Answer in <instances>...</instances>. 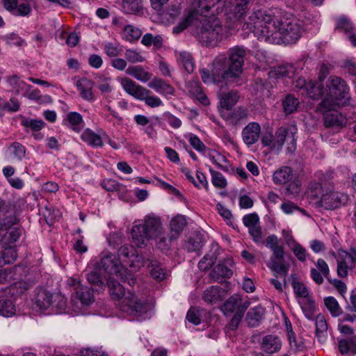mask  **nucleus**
I'll use <instances>...</instances> for the list:
<instances>
[{"mask_svg":"<svg viewBox=\"0 0 356 356\" xmlns=\"http://www.w3.org/2000/svg\"><path fill=\"white\" fill-rule=\"evenodd\" d=\"M225 74V58L223 56H218L213 62L211 74L207 69L200 71L201 78L205 83L227 82Z\"/></svg>","mask_w":356,"mask_h":356,"instance_id":"obj_11","label":"nucleus"},{"mask_svg":"<svg viewBox=\"0 0 356 356\" xmlns=\"http://www.w3.org/2000/svg\"><path fill=\"white\" fill-rule=\"evenodd\" d=\"M107 284L113 299L121 300L127 295L124 288L113 278L110 277L108 279Z\"/></svg>","mask_w":356,"mask_h":356,"instance_id":"obj_37","label":"nucleus"},{"mask_svg":"<svg viewBox=\"0 0 356 356\" xmlns=\"http://www.w3.org/2000/svg\"><path fill=\"white\" fill-rule=\"evenodd\" d=\"M240 296L234 294L229 298L222 306V311L225 315H229L234 312L237 314L239 310Z\"/></svg>","mask_w":356,"mask_h":356,"instance_id":"obj_36","label":"nucleus"},{"mask_svg":"<svg viewBox=\"0 0 356 356\" xmlns=\"http://www.w3.org/2000/svg\"><path fill=\"white\" fill-rule=\"evenodd\" d=\"M224 34L225 29L217 17L203 20L196 29V37L201 43L206 45L216 44L222 40Z\"/></svg>","mask_w":356,"mask_h":356,"instance_id":"obj_3","label":"nucleus"},{"mask_svg":"<svg viewBox=\"0 0 356 356\" xmlns=\"http://www.w3.org/2000/svg\"><path fill=\"white\" fill-rule=\"evenodd\" d=\"M251 0H230L229 11L236 21L239 20L246 13Z\"/></svg>","mask_w":356,"mask_h":356,"instance_id":"obj_24","label":"nucleus"},{"mask_svg":"<svg viewBox=\"0 0 356 356\" xmlns=\"http://www.w3.org/2000/svg\"><path fill=\"white\" fill-rule=\"evenodd\" d=\"M21 123L24 127L29 128L35 131L41 130L45 124L42 120L30 118H24Z\"/></svg>","mask_w":356,"mask_h":356,"instance_id":"obj_52","label":"nucleus"},{"mask_svg":"<svg viewBox=\"0 0 356 356\" xmlns=\"http://www.w3.org/2000/svg\"><path fill=\"white\" fill-rule=\"evenodd\" d=\"M327 325L325 317L321 315H317L316 318V336L321 343H324L327 339Z\"/></svg>","mask_w":356,"mask_h":356,"instance_id":"obj_38","label":"nucleus"},{"mask_svg":"<svg viewBox=\"0 0 356 356\" xmlns=\"http://www.w3.org/2000/svg\"><path fill=\"white\" fill-rule=\"evenodd\" d=\"M349 197L347 194L332 191L323 194L321 199V206L327 210H333L346 204Z\"/></svg>","mask_w":356,"mask_h":356,"instance_id":"obj_17","label":"nucleus"},{"mask_svg":"<svg viewBox=\"0 0 356 356\" xmlns=\"http://www.w3.org/2000/svg\"><path fill=\"white\" fill-rule=\"evenodd\" d=\"M356 264V250L350 248L349 251L341 250L337 258V274L341 277L348 275L349 269L355 267Z\"/></svg>","mask_w":356,"mask_h":356,"instance_id":"obj_16","label":"nucleus"},{"mask_svg":"<svg viewBox=\"0 0 356 356\" xmlns=\"http://www.w3.org/2000/svg\"><path fill=\"white\" fill-rule=\"evenodd\" d=\"M239 96L236 91L223 92L220 97V106L227 110L231 109L238 101Z\"/></svg>","mask_w":356,"mask_h":356,"instance_id":"obj_39","label":"nucleus"},{"mask_svg":"<svg viewBox=\"0 0 356 356\" xmlns=\"http://www.w3.org/2000/svg\"><path fill=\"white\" fill-rule=\"evenodd\" d=\"M157 248L161 250V251H168L170 250L171 246V242L175 238H171V235L165 236L161 232V227H160V224L159 222V218H157Z\"/></svg>","mask_w":356,"mask_h":356,"instance_id":"obj_42","label":"nucleus"},{"mask_svg":"<svg viewBox=\"0 0 356 356\" xmlns=\"http://www.w3.org/2000/svg\"><path fill=\"white\" fill-rule=\"evenodd\" d=\"M300 102L298 99L291 95H288L282 102L284 111L286 114H291L296 111Z\"/></svg>","mask_w":356,"mask_h":356,"instance_id":"obj_48","label":"nucleus"},{"mask_svg":"<svg viewBox=\"0 0 356 356\" xmlns=\"http://www.w3.org/2000/svg\"><path fill=\"white\" fill-rule=\"evenodd\" d=\"M224 291L218 286H211L203 293V300L210 304L216 303L222 299Z\"/></svg>","mask_w":356,"mask_h":356,"instance_id":"obj_31","label":"nucleus"},{"mask_svg":"<svg viewBox=\"0 0 356 356\" xmlns=\"http://www.w3.org/2000/svg\"><path fill=\"white\" fill-rule=\"evenodd\" d=\"M54 302V294L47 292L45 290H41L38 292L36 297L35 304L41 310L45 311L52 308Z\"/></svg>","mask_w":356,"mask_h":356,"instance_id":"obj_33","label":"nucleus"},{"mask_svg":"<svg viewBox=\"0 0 356 356\" xmlns=\"http://www.w3.org/2000/svg\"><path fill=\"white\" fill-rule=\"evenodd\" d=\"M268 267L276 273L286 276L289 271V266L284 264V260H277L270 258L267 264Z\"/></svg>","mask_w":356,"mask_h":356,"instance_id":"obj_45","label":"nucleus"},{"mask_svg":"<svg viewBox=\"0 0 356 356\" xmlns=\"http://www.w3.org/2000/svg\"><path fill=\"white\" fill-rule=\"evenodd\" d=\"M212 177V184L214 186L223 188L227 186V181L225 177L219 172H216L212 169L209 170Z\"/></svg>","mask_w":356,"mask_h":356,"instance_id":"obj_57","label":"nucleus"},{"mask_svg":"<svg viewBox=\"0 0 356 356\" xmlns=\"http://www.w3.org/2000/svg\"><path fill=\"white\" fill-rule=\"evenodd\" d=\"M31 13V8L27 3L17 4L16 8L11 13L15 16L29 17Z\"/></svg>","mask_w":356,"mask_h":356,"instance_id":"obj_59","label":"nucleus"},{"mask_svg":"<svg viewBox=\"0 0 356 356\" xmlns=\"http://www.w3.org/2000/svg\"><path fill=\"white\" fill-rule=\"evenodd\" d=\"M51 310L69 313L70 309L69 308L67 309L66 298L60 293L54 294V302L52 305Z\"/></svg>","mask_w":356,"mask_h":356,"instance_id":"obj_49","label":"nucleus"},{"mask_svg":"<svg viewBox=\"0 0 356 356\" xmlns=\"http://www.w3.org/2000/svg\"><path fill=\"white\" fill-rule=\"evenodd\" d=\"M112 24L115 29L120 31V35L123 40L132 42L138 40L141 35L142 31L133 24H125L122 17H114L112 19Z\"/></svg>","mask_w":356,"mask_h":356,"instance_id":"obj_15","label":"nucleus"},{"mask_svg":"<svg viewBox=\"0 0 356 356\" xmlns=\"http://www.w3.org/2000/svg\"><path fill=\"white\" fill-rule=\"evenodd\" d=\"M118 81L123 90L135 99H143L146 94V89L137 84L130 78L123 76L118 77Z\"/></svg>","mask_w":356,"mask_h":356,"instance_id":"obj_19","label":"nucleus"},{"mask_svg":"<svg viewBox=\"0 0 356 356\" xmlns=\"http://www.w3.org/2000/svg\"><path fill=\"white\" fill-rule=\"evenodd\" d=\"M246 50L243 47L236 46L229 49V59L225 58V74L227 82H233L242 72ZM220 56H222L220 55Z\"/></svg>","mask_w":356,"mask_h":356,"instance_id":"obj_7","label":"nucleus"},{"mask_svg":"<svg viewBox=\"0 0 356 356\" xmlns=\"http://www.w3.org/2000/svg\"><path fill=\"white\" fill-rule=\"evenodd\" d=\"M337 107L323 108L321 107V103L319 104L318 108L323 114L324 125L326 127L340 129L346 124V118L336 110Z\"/></svg>","mask_w":356,"mask_h":356,"instance_id":"obj_14","label":"nucleus"},{"mask_svg":"<svg viewBox=\"0 0 356 356\" xmlns=\"http://www.w3.org/2000/svg\"><path fill=\"white\" fill-rule=\"evenodd\" d=\"M3 249L4 250L0 254V266L11 264L17 258V252L15 248Z\"/></svg>","mask_w":356,"mask_h":356,"instance_id":"obj_50","label":"nucleus"},{"mask_svg":"<svg viewBox=\"0 0 356 356\" xmlns=\"http://www.w3.org/2000/svg\"><path fill=\"white\" fill-rule=\"evenodd\" d=\"M273 181L275 184H288L286 194L296 196L300 191L297 177L291 168L282 166L277 169L273 175Z\"/></svg>","mask_w":356,"mask_h":356,"instance_id":"obj_8","label":"nucleus"},{"mask_svg":"<svg viewBox=\"0 0 356 356\" xmlns=\"http://www.w3.org/2000/svg\"><path fill=\"white\" fill-rule=\"evenodd\" d=\"M349 88L346 81L339 76L329 78L325 88V97L321 101V107L339 106L342 101L347 99Z\"/></svg>","mask_w":356,"mask_h":356,"instance_id":"obj_2","label":"nucleus"},{"mask_svg":"<svg viewBox=\"0 0 356 356\" xmlns=\"http://www.w3.org/2000/svg\"><path fill=\"white\" fill-rule=\"evenodd\" d=\"M99 268L111 275H115L124 282H127L130 286L136 283V278L127 273V269L124 266L115 255L108 252H102L100 261L97 264Z\"/></svg>","mask_w":356,"mask_h":356,"instance_id":"obj_4","label":"nucleus"},{"mask_svg":"<svg viewBox=\"0 0 356 356\" xmlns=\"http://www.w3.org/2000/svg\"><path fill=\"white\" fill-rule=\"evenodd\" d=\"M6 83L7 86L10 88V91L15 95L24 93V91L32 88L31 85L25 83L19 76L15 74L7 76Z\"/></svg>","mask_w":356,"mask_h":356,"instance_id":"obj_26","label":"nucleus"},{"mask_svg":"<svg viewBox=\"0 0 356 356\" xmlns=\"http://www.w3.org/2000/svg\"><path fill=\"white\" fill-rule=\"evenodd\" d=\"M186 319L195 325H200L201 323V311L195 307H191L187 312Z\"/></svg>","mask_w":356,"mask_h":356,"instance_id":"obj_58","label":"nucleus"},{"mask_svg":"<svg viewBox=\"0 0 356 356\" xmlns=\"http://www.w3.org/2000/svg\"><path fill=\"white\" fill-rule=\"evenodd\" d=\"M264 309L262 307L251 308L247 314L246 321L249 326L255 327L262 318Z\"/></svg>","mask_w":356,"mask_h":356,"instance_id":"obj_40","label":"nucleus"},{"mask_svg":"<svg viewBox=\"0 0 356 356\" xmlns=\"http://www.w3.org/2000/svg\"><path fill=\"white\" fill-rule=\"evenodd\" d=\"M7 219L3 222V234H1L0 244L3 248H14V244L17 241L21 230L17 227L10 228L7 226Z\"/></svg>","mask_w":356,"mask_h":356,"instance_id":"obj_20","label":"nucleus"},{"mask_svg":"<svg viewBox=\"0 0 356 356\" xmlns=\"http://www.w3.org/2000/svg\"><path fill=\"white\" fill-rule=\"evenodd\" d=\"M324 303L333 317L339 316L342 314V309L334 298L332 296L325 298Z\"/></svg>","mask_w":356,"mask_h":356,"instance_id":"obj_46","label":"nucleus"},{"mask_svg":"<svg viewBox=\"0 0 356 356\" xmlns=\"http://www.w3.org/2000/svg\"><path fill=\"white\" fill-rule=\"evenodd\" d=\"M203 243V234L199 232H194L186 240L184 248L188 252H197L199 254Z\"/></svg>","mask_w":356,"mask_h":356,"instance_id":"obj_23","label":"nucleus"},{"mask_svg":"<svg viewBox=\"0 0 356 356\" xmlns=\"http://www.w3.org/2000/svg\"><path fill=\"white\" fill-rule=\"evenodd\" d=\"M186 224V219L184 216L177 215L174 217L170 222L171 238L176 240L179 236L180 233L184 230Z\"/></svg>","mask_w":356,"mask_h":356,"instance_id":"obj_32","label":"nucleus"},{"mask_svg":"<svg viewBox=\"0 0 356 356\" xmlns=\"http://www.w3.org/2000/svg\"><path fill=\"white\" fill-rule=\"evenodd\" d=\"M338 348L342 355H356V336L339 339Z\"/></svg>","mask_w":356,"mask_h":356,"instance_id":"obj_29","label":"nucleus"},{"mask_svg":"<svg viewBox=\"0 0 356 356\" xmlns=\"http://www.w3.org/2000/svg\"><path fill=\"white\" fill-rule=\"evenodd\" d=\"M177 60L188 73H191L194 70V63L192 55L186 51L179 54Z\"/></svg>","mask_w":356,"mask_h":356,"instance_id":"obj_43","label":"nucleus"},{"mask_svg":"<svg viewBox=\"0 0 356 356\" xmlns=\"http://www.w3.org/2000/svg\"><path fill=\"white\" fill-rule=\"evenodd\" d=\"M120 309L129 316H143L148 315L154 305L140 299L134 292L128 291L127 295L118 303Z\"/></svg>","mask_w":356,"mask_h":356,"instance_id":"obj_6","label":"nucleus"},{"mask_svg":"<svg viewBox=\"0 0 356 356\" xmlns=\"http://www.w3.org/2000/svg\"><path fill=\"white\" fill-rule=\"evenodd\" d=\"M126 74L144 83L149 81L152 76V74L141 65L129 66L126 70Z\"/></svg>","mask_w":356,"mask_h":356,"instance_id":"obj_28","label":"nucleus"},{"mask_svg":"<svg viewBox=\"0 0 356 356\" xmlns=\"http://www.w3.org/2000/svg\"><path fill=\"white\" fill-rule=\"evenodd\" d=\"M123 234L121 231L111 233L107 237L108 245L113 248L122 243Z\"/></svg>","mask_w":356,"mask_h":356,"instance_id":"obj_64","label":"nucleus"},{"mask_svg":"<svg viewBox=\"0 0 356 356\" xmlns=\"http://www.w3.org/2000/svg\"><path fill=\"white\" fill-rule=\"evenodd\" d=\"M118 259L124 267L128 266L136 269L139 268L143 264L142 257L138 255L136 250L132 245L121 246L118 250Z\"/></svg>","mask_w":356,"mask_h":356,"instance_id":"obj_13","label":"nucleus"},{"mask_svg":"<svg viewBox=\"0 0 356 356\" xmlns=\"http://www.w3.org/2000/svg\"><path fill=\"white\" fill-rule=\"evenodd\" d=\"M119 5L121 11L127 15L139 17H147L149 15L142 0H120Z\"/></svg>","mask_w":356,"mask_h":356,"instance_id":"obj_18","label":"nucleus"},{"mask_svg":"<svg viewBox=\"0 0 356 356\" xmlns=\"http://www.w3.org/2000/svg\"><path fill=\"white\" fill-rule=\"evenodd\" d=\"M75 296L71 300V310L75 315L85 314V308L95 301L92 290L88 286L76 289Z\"/></svg>","mask_w":356,"mask_h":356,"instance_id":"obj_10","label":"nucleus"},{"mask_svg":"<svg viewBox=\"0 0 356 356\" xmlns=\"http://www.w3.org/2000/svg\"><path fill=\"white\" fill-rule=\"evenodd\" d=\"M298 302L300 306L305 317L309 320L313 318V314L316 309V303L311 295L306 298H299Z\"/></svg>","mask_w":356,"mask_h":356,"instance_id":"obj_35","label":"nucleus"},{"mask_svg":"<svg viewBox=\"0 0 356 356\" xmlns=\"http://www.w3.org/2000/svg\"><path fill=\"white\" fill-rule=\"evenodd\" d=\"M102 186L108 191H125L124 186L112 179H104L102 183Z\"/></svg>","mask_w":356,"mask_h":356,"instance_id":"obj_54","label":"nucleus"},{"mask_svg":"<svg viewBox=\"0 0 356 356\" xmlns=\"http://www.w3.org/2000/svg\"><path fill=\"white\" fill-rule=\"evenodd\" d=\"M76 86L79 91L81 97L88 102L95 99L92 93L94 83L89 79L83 77L76 81Z\"/></svg>","mask_w":356,"mask_h":356,"instance_id":"obj_25","label":"nucleus"},{"mask_svg":"<svg viewBox=\"0 0 356 356\" xmlns=\"http://www.w3.org/2000/svg\"><path fill=\"white\" fill-rule=\"evenodd\" d=\"M155 229L156 217L154 214L147 216L144 221H136L131 230L133 243L138 248L146 247Z\"/></svg>","mask_w":356,"mask_h":356,"instance_id":"obj_5","label":"nucleus"},{"mask_svg":"<svg viewBox=\"0 0 356 356\" xmlns=\"http://www.w3.org/2000/svg\"><path fill=\"white\" fill-rule=\"evenodd\" d=\"M274 73L277 78L292 77L296 73V68L291 64L279 65L274 69Z\"/></svg>","mask_w":356,"mask_h":356,"instance_id":"obj_47","label":"nucleus"},{"mask_svg":"<svg viewBox=\"0 0 356 356\" xmlns=\"http://www.w3.org/2000/svg\"><path fill=\"white\" fill-rule=\"evenodd\" d=\"M296 128L295 127H281L277 130V143L274 148L280 151L284 143H286V150L289 153H293L296 149V139L295 134Z\"/></svg>","mask_w":356,"mask_h":356,"instance_id":"obj_12","label":"nucleus"},{"mask_svg":"<svg viewBox=\"0 0 356 356\" xmlns=\"http://www.w3.org/2000/svg\"><path fill=\"white\" fill-rule=\"evenodd\" d=\"M244 26L258 40L270 44L295 43L302 33L301 24L296 17H279L270 9L253 10Z\"/></svg>","mask_w":356,"mask_h":356,"instance_id":"obj_1","label":"nucleus"},{"mask_svg":"<svg viewBox=\"0 0 356 356\" xmlns=\"http://www.w3.org/2000/svg\"><path fill=\"white\" fill-rule=\"evenodd\" d=\"M305 92L310 98L314 99H318L321 97H325V88L319 83L309 81Z\"/></svg>","mask_w":356,"mask_h":356,"instance_id":"obj_41","label":"nucleus"},{"mask_svg":"<svg viewBox=\"0 0 356 356\" xmlns=\"http://www.w3.org/2000/svg\"><path fill=\"white\" fill-rule=\"evenodd\" d=\"M216 257L213 254H206L198 263V268L201 270L209 268L216 261Z\"/></svg>","mask_w":356,"mask_h":356,"instance_id":"obj_63","label":"nucleus"},{"mask_svg":"<svg viewBox=\"0 0 356 356\" xmlns=\"http://www.w3.org/2000/svg\"><path fill=\"white\" fill-rule=\"evenodd\" d=\"M174 88L166 81L157 78V92L164 95H172L174 93Z\"/></svg>","mask_w":356,"mask_h":356,"instance_id":"obj_62","label":"nucleus"},{"mask_svg":"<svg viewBox=\"0 0 356 356\" xmlns=\"http://www.w3.org/2000/svg\"><path fill=\"white\" fill-rule=\"evenodd\" d=\"M111 82V78L99 76L97 78V88L102 93L108 94L113 90Z\"/></svg>","mask_w":356,"mask_h":356,"instance_id":"obj_55","label":"nucleus"},{"mask_svg":"<svg viewBox=\"0 0 356 356\" xmlns=\"http://www.w3.org/2000/svg\"><path fill=\"white\" fill-rule=\"evenodd\" d=\"M291 250L300 261L305 262L307 260V250L298 243L294 241Z\"/></svg>","mask_w":356,"mask_h":356,"instance_id":"obj_61","label":"nucleus"},{"mask_svg":"<svg viewBox=\"0 0 356 356\" xmlns=\"http://www.w3.org/2000/svg\"><path fill=\"white\" fill-rule=\"evenodd\" d=\"M102 132L96 134L90 129H85L81 134V139L92 147H102L103 146Z\"/></svg>","mask_w":356,"mask_h":356,"instance_id":"obj_30","label":"nucleus"},{"mask_svg":"<svg viewBox=\"0 0 356 356\" xmlns=\"http://www.w3.org/2000/svg\"><path fill=\"white\" fill-rule=\"evenodd\" d=\"M282 348V341L278 336L268 334L263 337L261 350L267 354L277 353Z\"/></svg>","mask_w":356,"mask_h":356,"instance_id":"obj_22","label":"nucleus"},{"mask_svg":"<svg viewBox=\"0 0 356 356\" xmlns=\"http://www.w3.org/2000/svg\"><path fill=\"white\" fill-rule=\"evenodd\" d=\"M215 3L213 0H195L193 6V9L182 22L174 27L173 33H179L186 29L197 15H206Z\"/></svg>","mask_w":356,"mask_h":356,"instance_id":"obj_9","label":"nucleus"},{"mask_svg":"<svg viewBox=\"0 0 356 356\" xmlns=\"http://www.w3.org/2000/svg\"><path fill=\"white\" fill-rule=\"evenodd\" d=\"M124 56L126 60L131 63H142L145 60V58L142 54L134 49H127Z\"/></svg>","mask_w":356,"mask_h":356,"instance_id":"obj_53","label":"nucleus"},{"mask_svg":"<svg viewBox=\"0 0 356 356\" xmlns=\"http://www.w3.org/2000/svg\"><path fill=\"white\" fill-rule=\"evenodd\" d=\"M233 273L231 268L224 263H219L209 273V277L213 282H222L225 278H229Z\"/></svg>","mask_w":356,"mask_h":356,"instance_id":"obj_27","label":"nucleus"},{"mask_svg":"<svg viewBox=\"0 0 356 356\" xmlns=\"http://www.w3.org/2000/svg\"><path fill=\"white\" fill-rule=\"evenodd\" d=\"M339 30L343 31L348 34V38L354 47H356V35L355 29L352 23L346 17H340L337 21V28Z\"/></svg>","mask_w":356,"mask_h":356,"instance_id":"obj_34","label":"nucleus"},{"mask_svg":"<svg viewBox=\"0 0 356 356\" xmlns=\"http://www.w3.org/2000/svg\"><path fill=\"white\" fill-rule=\"evenodd\" d=\"M83 122L82 116L76 112L69 113L65 119L64 123L67 125L77 126Z\"/></svg>","mask_w":356,"mask_h":356,"instance_id":"obj_60","label":"nucleus"},{"mask_svg":"<svg viewBox=\"0 0 356 356\" xmlns=\"http://www.w3.org/2000/svg\"><path fill=\"white\" fill-rule=\"evenodd\" d=\"M292 286L296 298L298 300H299V298H306L307 296L310 295L308 289L303 283L300 282H293L292 283Z\"/></svg>","mask_w":356,"mask_h":356,"instance_id":"obj_56","label":"nucleus"},{"mask_svg":"<svg viewBox=\"0 0 356 356\" xmlns=\"http://www.w3.org/2000/svg\"><path fill=\"white\" fill-rule=\"evenodd\" d=\"M16 313V307L11 300L2 299L0 300V315L5 317H12Z\"/></svg>","mask_w":356,"mask_h":356,"instance_id":"obj_44","label":"nucleus"},{"mask_svg":"<svg viewBox=\"0 0 356 356\" xmlns=\"http://www.w3.org/2000/svg\"><path fill=\"white\" fill-rule=\"evenodd\" d=\"M104 53L109 57H116L122 52L120 44L115 42H106L104 46Z\"/></svg>","mask_w":356,"mask_h":356,"instance_id":"obj_51","label":"nucleus"},{"mask_svg":"<svg viewBox=\"0 0 356 356\" xmlns=\"http://www.w3.org/2000/svg\"><path fill=\"white\" fill-rule=\"evenodd\" d=\"M261 135V126L259 123L252 122L248 123L242 130L243 141L248 146L256 143Z\"/></svg>","mask_w":356,"mask_h":356,"instance_id":"obj_21","label":"nucleus"}]
</instances>
